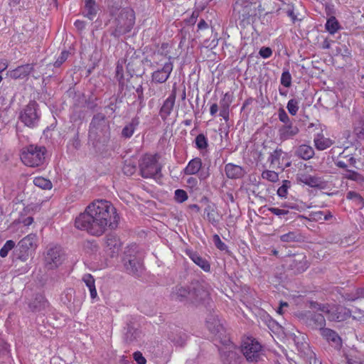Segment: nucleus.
Here are the masks:
<instances>
[{
  "instance_id": "nucleus-45",
  "label": "nucleus",
  "mask_w": 364,
  "mask_h": 364,
  "mask_svg": "<svg viewBox=\"0 0 364 364\" xmlns=\"http://www.w3.org/2000/svg\"><path fill=\"white\" fill-rule=\"evenodd\" d=\"M15 247V242L13 240H8L0 250V256L5 257L9 252Z\"/></svg>"
},
{
  "instance_id": "nucleus-44",
  "label": "nucleus",
  "mask_w": 364,
  "mask_h": 364,
  "mask_svg": "<svg viewBox=\"0 0 364 364\" xmlns=\"http://www.w3.org/2000/svg\"><path fill=\"white\" fill-rule=\"evenodd\" d=\"M136 165L131 161H126L123 166V172L127 176H132L136 171Z\"/></svg>"
},
{
  "instance_id": "nucleus-5",
  "label": "nucleus",
  "mask_w": 364,
  "mask_h": 364,
  "mask_svg": "<svg viewBox=\"0 0 364 364\" xmlns=\"http://www.w3.org/2000/svg\"><path fill=\"white\" fill-rule=\"evenodd\" d=\"M141 176L144 178H154L161 172V167L158 162L156 155L145 154L139 161Z\"/></svg>"
},
{
  "instance_id": "nucleus-59",
  "label": "nucleus",
  "mask_w": 364,
  "mask_h": 364,
  "mask_svg": "<svg viewBox=\"0 0 364 364\" xmlns=\"http://www.w3.org/2000/svg\"><path fill=\"white\" fill-rule=\"evenodd\" d=\"M259 55L264 58H269L272 54V51L270 48L268 47H262L259 52Z\"/></svg>"
},
{
  "instance_id": "nucleus-22",
  "label": "nucleus",
  "mask_w": 364,
  "mask_h": 364,
  "mask_svg": "<svg viewBox=\"0 0 364 364\" xmlns=\"http://www.w3.org/2000/svg\"><path fill=\"white\" fill-rule=\"evenodd\" d=\"M225 171L227 177L232 179L240 178L245 174V171L241 166L231 163L225 165Z\"/></svg>"
},
{
  "instance_id": "nucleus-20",
  "label": "nucleus",
  "mask_w": 364,
  "mask_h": 364,
  "mask_svg": "<svg viewBox=\"0 0 364 364\" xmlns=\"http://www.w3.org/2000/svg\"><path fill=\"white\" fill-rule=\"evenodd\" d=\"M33 69L32 64H26L10 70L8 75L13 79H23L28 76Z\"/></svg>"
},
{
  "instance_id": "nucleus-28",
  "label": "nucleus",
  "mask_w": 364,
  "mask_h": 364,
  "mask_svg": "<svg viewBox=\"0 0 364 364\" xmlns=\"http://www.w3.org/2000/svg\"><path fill=\"white\" fill-rule=\"evenodd\" d=\"M97 13V6L95 1L94 0H85L83 15L90 20H93Z\"/></svg>"
},
{
  "instance_id": "nucleus-26",
  "label": "nucleus",
  "mask_w": 364,
  "mask_h": 364,
  "mask_svg": "<svg viewBox=\"0 0 364 364\" xmlns=\"http://www.w3.org/2000/svg\"><path fill=\"white\" fill-rule=\"evenodd\" d=\"M92 129L96 130L103 131L108 127V122L106 120L105 116L103 114H97L95 115L90 123Z\"/></svg>"
},
{
  "instance_id": "nucleus-39",
  "label": "nucleus",
  "mask_w": 364,
  "mask_h": 364,
  "mask_svg": "<svg viewBox=\"0 0 364 364\" xmlns=\"http://www.w3.org/2000/svg\"><path fill=\"white\" fill-rule=\"evenodd\" d=\"M300 238L301 236L297 232H289L280 236V240L283 242H297Z\"/></svg>"
},
{
  "instance_id": "nucleus-40",
  "label": "nucleus",
  "mask_w": 364,
  "mask_h": 364,
  "mask_svg": "<svg viewBox=\"0 0 364 364\" xmlns=\"http://www.w3.org/2000/svg\"><path fill=\"white\" fill-rule=\"evenodd\" d=\"M196 146L199 150L205 149L208 147V139L203 134H198L196 139Z\"/></svg>"
},
{
  "instance_id": "nucleus-55",
  "label": "nucleus",
  "mask_w": 364,
  "mask_h": 364,
  "mask_svg": "<svg viewBox=\"0 0 364 364\" xmlns=\"http://www.w3.org/2000/svg\"><path fill=\"white\" fill-rule=\"evenodd\" d=\"M82 280L89 289L95 286V279L90 274H85L82 277Z\"/></svg>"
},
{
  "instance_id": "nucleus-18",
  "label": "nucleus",
  "mask_w": 364,
  "mask_h": 364,
  "mask_svg": "<svg viewBox=\"0 0 364 364\" xmlns=\"http://www.w3.org/2000/svg\"><path fill=\"white\" fill-rule=\"evenodd\" d=\"M208 330L218 338L221 339L224 333V328L218 317L211 316L206 321Z\"/></svg>"
},
{
  "instance_id": "nucleus-35",
  "label": "nucleus",
  "mask_w": 364,
  "mask_h": 364,
  "mask_svg": "<svg viewBox=\"0 0 364 364\" xmlns=\"http://www.w3.org/2000/svg\"><path fill=\"white\" fill-rule=\"evenodd\" d=\"M300 180L311 187H321L323 184L321 178L315 176L301 175Z\"/></svg>"
},
{
  "instance_id": "nucleus-11",
  "label": "nucleus",
  "mask_w": 364,
  "mask_h": 364,
  "mask_svg": "<svg viewBox=\"0 0 364 364\" xmlns=\"http://www.w3.org/2000/svg\"><path fill=\"white\" fill-rule=\"evenodd\" d=\"M314 307L324 313L328 320L341 321L346 318L345 309L341 306H330L328 304H317Z\"/></svg>"
},
{
  "instance_id": "nucleus-21",
  "label": "nucleus",
  "mask_w": 364,
  "mask_h": 364,
  "mask_svg": "<svg viewBox=\"0 0 364 364\" xmlns=\"http://www.w3.org/2000/svg\"><path fill=\"white\" fill-rule=\"evenodd\" d=\"M206 218L212 225H217L219 223V214L215 204L210 203L204 209Z\"/></svg>"
},
{
  "instance_id": "nucleus-46",
  "label": "nucleus",
  "mask_w": 364,
  "mask_h": 364,
  "mask_svg": "<svg viewBox=\"0 0 364 364\" xmlns=\"http://www.w3.org/2000/svg\"><path fill=\"white\" fill-rule=\"evenodd\" d=\"M283 151L282 149H276L274 150L269 157V161L271 164L276 165L279 164V159L282 154Z\"/></svg>"
},
{
  "instance_id": "nucleus-52",
  "label": "nucleus",
  "mask_w": 364,
  "mask_h": 364,
  "mask_svg": "<svg viewBox=\"0 0 364 364\" xmlns=\"http://www.w3.org/2000/svg\"><path fill=\"white\" fill-rule=\"evenodd\" d=\"M69 55V53L66 50H63L61 52L60 55L54 63L53 65L56 68L60 67L68 58Z\"/></svg>"
},
{
  "instance_id": "nucleus-48",
  "label": "nucleus",
  "mask_w": 364,
  "mask_h": 364,
  "mask_svg": "<svg viewBox=\"0 0 364 364\" xmlns=\"http://www.w3.org/2000/svg\"><path fill=\"white\" fill-rule=\"evenodd\" d=\"M281 83L286 87H289L291 85V76L289 70L283 71L281 76Z\"/></svg>"
},
{
  "instance_id": "nucleus-50",
  "label": "nucleus",
  "mask_w": 364,
  "mask_h": 364,
  "mask_svg": "<svg viewBox=\"0 0 364 364\" xmlns=\"http://www.w3.org/2000/svg\"><path fill=\"white\" fill-rule=\"evenodd\" d=\"M174 198L178 203H183L188 199L187 193L182 189H177L175 191Z\"/></svg>"
},
{
  "instance_id": "nucleus-1",
  "label": "nucleus",
  "mask_w": 364,
  "mask_h": 364,
  "mask_svg": "<svg viewBox=\"0 0 364 364\" xmlns=\"http://www.w3.org/2000/svg\"><path fill=\"white\" fill-rule=\"evenodd\" d=\"M119 216L116 208L108 200L99 199L90 203L85 211L75 220V226L94 236L102 235L107 229H115Z\"/></svg>"
},
{
  "instance_id": "nucleus-7",
  "label": "nucleus",
  "mask_w": 364,
  "mask_h": 364,
  "mask_svg": "<svg viewBox=\"0 0 364 364\" xmlns=\"http://www.w3.org/2000/svg\"><path fill=\"white\" fill-rule=\"evenodd\" d=\"M242 352L249 362H257L261 359L262 346L253 338H247L242 341Z\"/></svg>"
},
{
  "instance_id": "nucleus-58",
  "label": "nucleus",
  "mask_w": 364,
  "mask_h": 364,
  "mask_svg": "<svg viewBox=\"0 0 364 364\" xmlns=\"http://www.w3.org/2000/svg\"><path fill=\"white\" fill-rule=\"evenodd\" d=\"M134 359L138 364H146V358L143 356L142 353L136 351L133 354Z\"/></svg>"
},
{
  "instance_id": "nucleus-54",
  "label": "nucleus",
  "mask_w": 364,
  "mask_h": 364,
  "mask_svg": "<svg viewBox=\"0 0 364 364\" xmlns=\"http://www.w3.org/2000/svg\"><path fill=\"white\" fill-rule=\"evenodd\" d=\"M279 119L281 122H282L284 124H288L289 123H292L290 120L289 116L287 112L283 109H280L279 110Z\"/></svg>"
},
{
  "instance_id": "nucleus-12",
  "label": "nucleus",
  "mask_w": 364,
  "mask_h": 364,
  "mask_svg": "<svg viewBox=\"0 0 364 364\" xmlns=\"http://www.w3.org/2000/svg\"><path fill=\"white\" fill-rule=\"evenodd\" d=\"M37 237L34 234H29L23 237L18 244L20 250L18 258L22 261H26L28 257L30 251L36 247Z\"/></svg>"
},
{
  "instance_id": "nucleus-33",
  "label": "nucleus",
  "mask_w": 364,
  "mask_h": 364,
  "mask_svg": "<svg viewBox=\"0 0 364 364\" xmlns=\"http://www.w3.org/2000/svg\"><path fill=\"white\" fill-rule=\"evenodd\" d=\"M333 215L330 211H312L309 215V220L315 222H321L330 220Z\"/></svg>"
},
{
  "instance_id": "nucleus-60",
  "label": "nucleus",
  "mask_w": 364,
  "mask_h": 364,
  "mask_svg": "<svg viewBox=\"0 0 364 364\" xmlns=\"http://www.w3.org/2000/svg\"><path fill=\"white\" fill-rule=\"evenodd\" d=\"M358 299H364V287L358 288L355 290V295L352 297L351 300H355Z\"/></svg>"
},
{
  "instance_id": "nucleus-24",
  "label": "nucleus",
  "mask_w": 364,
  "mask_h": 364,
  "mask_svg": "<svg viewBox=\"0 0 364 364\" xmlns=\"http://www.w3.org/2000/svg\"><path fill=\"white\" fill-rule=\"evenodd\" d=\"M107 251H109L111 257L117 255L121 249V242L119 238L114 235H109L106 240Z\"/></svg>"
},
{
  "instance_id": "nucleus-41",
  "label": "nucleus",
  "mask_w": 364,
  "mask_h": 364,
  "mask_svg": "<svg viewBox=\"0 0 364 364\" xmlns=\"http://www.w3.org/2000/svg\"><path fill=\"white\" fill-rule=\"evenodd\" d=\"M171 341L177 346H183L185 344L186 337L185 334L174 335L172 333L169 335Z\"/></svg>"
},
{
  "instance_id": "nucleus-27",
  "label": "nucleus",
  "mask_w": 364,
  "mask_h": 364,
  "mask_svg": "<svg viewBox=\"0 0 364 364\" xmlns=\"http://www.w3.org/2000/svg\"><path fill=\"white\" fill-rule=\"evenodd\" d=\"M202 167V160L196 157L191 159L186 167L184 168V173L186 175H193L198 173Z\"/></svg>"
},
{
  "instance_id": "nucleus-49",
  "label": "nucleus",
  "mask_w": 364,
  "mask_h": 364,
  "mask_svg": "<svg viewBox=\"0 0 364 364\" xmlns=\"http://www.w3.org/2000/svg\"><path fill=\"white\" fill-rule=\"evenodd\" d=\"M290 188V181L284 180L283 184L277 190V194L281 198H285L287 195V191Z\"/></svg>"
},
{
  "instance_id": "nucleus-13",
  "label": "nucleus",
  "mask_w": 364,
  "mask_h": 364,
  "mask_svg": "<svg viewBox=\"0 0 364 364\" xmlns=\"http://www.w3.org/2000/svg\"><path fill=\"white\" fill-rule=\"evenodd\" d=\"M173 64L171 57H168V61L163 64L162 68H159L151 74V80L156 83H164L170 77L173 70Z\"/></svg>"
},
{
  "instance_id": "nucleus-29",
  "label": "nucleus",
  "mask_w": 364,
  "mask_h": 364,
  "mask_svg": "<svg viewBox=\"0 0 364 364\" xmlns=\"http://www.w3.org/2000/svg\"><path fill=\"white\" fill-rule=\"evenodd\" d=\"M295 154L304 160H309L314 156V150L309 145L302 144L297 148Z\"/></svg>"
},
{
  "instance_id": "nucleus-51",
  "label": "nucleus",
  "mask_w": 364,
  "mask_h": 364,
  "mask_svg": "<svg viewBox=\"0 0 364 364\" xmlns=\"http://www.w3.org/2000/svg\"><path fill=\"white\" fill-rule=\"evenodd\" d=\"M345 177L348 179H350L353 181H360L362 179V176L360 174H359L358 172L351 171V170H346V173L345 174Z\"/></svg>"
},
{
  "instance_id": "nucleus-4",
  "label": "nucleus",
  "mask_w": 364,
  "mask_h": 364,
  "mask_svg": "<svg viewBox=\"0 0 364 364\" xmlns=\"http://www.w3.org/2000/svg\"><path fill=\"white\" fill-rule=\"evenodd\" d=\"M135 22L134 12L129 8L119 9L115 18V30L113 35L119 37L121 35L129 32Z\"/></svg>"
},
{
  "instance_id": "nucleus-16",
  "label": "nucleus",
  "mask_w": 364,
  "mask_h": 364,
  "mask_svg": "<svg viewBox=\"0 0 364 364\" xmlns=\"http://www.w3.org/2000/svg\"><path fill=\"white\" fill-rule=\"evenodd\" d=\"M176 97V89L173 87L171 95L164 100L159 111V115L163 120H166L171 113L175 105Z\"/></svg>"
},
{
  "instance_id": "nucleus-36",
  "label": "nucleus",
  "mask_w": 364,
  "mask_h": 364,
  "mask_svg": "<svg viewBox=\"0 0 364 364\" xmlns=\"http://www.w3.org/2000/svg\"><path fill=\"white\" fill-rule=\"evenodd\" d=\"M33 183L35 186L44 190H50L53 186L50 180L41 176L36 177L33 179Z\"/></svg>"
},
{
  "instance_id": "nucleus-47",
  "label": "nucleus",
  "mask_w": 364,
  "mask_h": 364,
  "mask_svg": "<svg viewBox=\"0 0 364 364\" xmlns=\"http://www.w3.org/2000/svg\"><path fill=\"white\" fill-rule=\"evenodd\" d=\"M123 63L124 60H121L117 62L116 67V77L119 82L123 83L124 75H123Z\"/></svg>"
},
{
  "instance_id": "nucleus-17",
  "label": "nucleus",
  "mask_w": 364,
  "mask_h": 364,
  "mask_svg": "<svg viewBox=\"0 0 364 364\" xmlns=\"http://www.w3.org/2000/svg\"><path fill=\"white\" fill-rule=\"evenodd\" d=\"M321 335L326 339L333 347L340 349L342 346V341L338 334L333 330L324 328L321 329Z\"/></svg>"
},
{
  "instance_id": "nucleus-9",
  "label": "nucleus",
  "mask_w": 364,
  "mask_h": 364,
  "mask_svg": "<svg viewBox=\"0 0 364 364\" xmlns=\"http://www.w3.org/2000/svg\"><path fill=\"white\" fill-rule=\"evenodd\" d=\"M133 250L125 252L123 264L125 271L134 277H139L143 272V264L140 258L133 255Z\"/></svg>"
},
{
  "instance_id": "nucleus-30",
  "label": "nucleus",
  "mask_w": 364,
  "mask_h": 364,
  "mask_svg": "<svg viewBox=\"0 0 364 364\" xmlns=\"http://www.w3.org/2000/svg\"><path fill=\"white\" fill-rule=\"evenodd\" d=\"M314 143L318 150L323 151L329 148L333 144V141L323 134H317L314 139Z\"/></svg>"
},
{
  "instance_id": "nucleus-23",
  "label": "nucleus",
  "mask_w": 364,
  "mask_h": 364,
  "mask_svg": "<svg viewBox=\"0 0 364 364\" xmlns=\"http://www.w3.org/2000/svg\"><path fill=\"white\" fill-rule=\"evenodd\" d=\"M356 159L351 155H344L343 152L339 155L337 160L335 161L336 166L341 168H346L348 167H355Z\"/></svg>"
},
{
  "instance_id": "nucleus-43",
  "label": "nucleus",
  "mask_w": 364,
  "mask_h": 364,
  "mask_svg": "<svg viewBox=\"0 0 364 364\" xmlns=\"http://www.w3.org/2000/svg\"><path fill=\"white\" fill-rule=\"evenodd\" d=\"M287 108L289 111V112L294 116L296 114L298 110H299V102L296 99H291L289 100Z\"/></svg>"
},
{
  "instance_id": "nucleus-56",
  "label": "nucleus",
  "mask_w": 364,
  "mask_h": 364,
  "mask_svg": "<svg viewBox=\"0 0 364 364\" xmlns=\"http://www.w3.org/2000/svg\"><path fill=\"white\" fill-rule=\"evenodd\" d=\"M9 345L1 338H0V357L9 353Z\"/></svg>"
},
{
  "instance_id": "nucleus-42",
  "label": "nucleus",
  "mask_w": 364,
  "mask_h": 364,
  "mask_svg": "<svg viewBox=\"0 0 364 364\" xmlns=\"http://www.w3.org/2000/svg\"><path fill=\"white\" fill-rule=\"evenodd\" d=\"M263 179L274 183L279 180L278 173L274 171L265 170L262 173Z\"/></svg>"
},
{
  "instance_id": "nucleus-62",
  "label": "nucleus",
  "mask_w": 364,
  "mask_h": 364,
  "mask_svg": "<svg viewBox=\"0 0 364 364\" xmlns=\"http://www.w3.org/2000/svg\"><path fill=\"white\" fill-rule=\"evenodd\" d=\"M219 115L222 117L225 121H228L229 119V110L220 109Z\"/></svg>"
},
{
  "instance_id": "nucleus-3",
  "label": "nucleus",
  "mask_w": 364,
  "mask_h": 364,
  "mask_svg": "<svg viewBox=\"0 0 364 364\" xmlns=\"http://www.w3.org/2000/svg\"><path fill=\"white\" fill-rule=\"evenodd\" d=\"M208 293L201 288L191 291L188 287L176 286L173 288L171 297L173 300L180 302L199 303L205 299Z\"/></svg>"
},
{
  "instance_id": "nucleus-57",
  "label": "nucleus",
  "mask_w": 364,
  "mask_h": 364,
  "mask_svg": "<svg viewBox=\"0 0 364 364\" xmlns=\"http://www.w3.org/2000/svg\"><path fill=\"white\" fill-rule=\"evenodd\" d=\"M269 210L274 215H276L278 216L285 215L289 213V210H287L286 209H280L278 208H269Z\"/></svg>"
},
{
  "instance_id": "nucleus-6",
  "label": "nucleus",
  "mask_w": 364,
  "mask_h": 364,
  "mask_svg": "<svg viewBox=\"0 0 364 364\" xmlns=\"http://www.w3.org/2000/svg\"><path fill=\"white\" fill-rule=\"evenodd\" d=\"M317 303L311 304V310L306 311L301 314V319L303 323H305L309 328L314 330H319L324 328L326 326V319L322 312L320 310H317L314 306L317 305Z\"/></svg>"
},
{
  "instance_id": "nucleus-31",
  "label": "nucleus",
  "mask_w": 364,
  "mask_h": 364,
  "mask_svg": "<svg viewBox=\"0 0 364 364\" xmlns=\"http://www.w3.org/2000/svg\"><path fill=\"white\" fill-rule=\"evenodd\" d=\"M188 255L191 260L205 272H209L210 270V265L209 262L205 259L200 257L198 253L191 252Z\"/></svg>"
},
{
  "instance_id": "nucleus-2",
  "label": "nucleus",
  "mask_w": 364,
  "mask_h": 364,
  "mask_svg": "<svg viewBox=\"0 0 364 364\" xmlns=\"http://www.w3.org/2000/svg\"><path fill=\"white\" fill-rule=\"evenodd\" d=\"M47 150L43 146L31 144L23 147L21 152V161L29 167H38L46 162Z\"/></svg>"
},
{
  "instance_id": "nucleus-38",
  "label": "nucleus",
  "mask_w": 364,
  "mask_h": 364,
  "mask_svg": "<svg viewBox=\"0 0 364 364\" xmlns=\"http://www.w3.org/2000/svg\"><path fill=\"white\" fill-rule=\"evenodd\" d=\"M325 27L331 34H334L340 28L339 23L334 16L327 20Z\"/></svg>"
},
{
  "instance_id": "nucleus-64",
  "label": "nucleus",
  "mask_w": 364,
  "mask_h": 364,
  "mask_svg": "<svg viewBox=\"0 0 364 364\" xmlns=\"http://www.w3.org/2000/svg\"><path fill=\"white\" fill-rule=\"evenodd\" d=\"M287 15L291 18L293 22H295L296 20H299L296 14H294V11L293 9H289L287 11Z\"/></svg>"
},
{
  "instance_id": "nucleus-32",
  "label": "nucleus",
  "mask_w": 364,
  "mask_h": 364,
  "mask_svg": "<svg viewBox=\"0 0 364 364\" xmlns=\"http://www.w3.org/2000/svg\"><path fill=\"white\" fill-rule=\"evenodd\" d=\"M139 124V118L138 117H134L132 121L123 128L122 131V136L125 138H130L133 135L135 129L137 127Z\"/></svg>"
},
{
  "instance_id": "nucleus-25",
  "label": "nucleus",
  "mask_w": 364,
  "mask_h": 364,
  "mask_svg": "<svg viewBox=\"0 0 364 364\" xmlns=\"http://www.w3.org/2000/svg\"><path fill=\"white\" fill-rule=\"evenodd\" d=\"M48 305V302L41 294H36L34 299L28 304L32 311H40L46 309Z\"/></svg>"
},
{
  "instance_id": "nucleus-10",
  "label": "nucleus",
  "mask_w": 364,
  "mask_h": 364,
  "mask_svg": "<svg viewBox=\"0 0 364 364\" xmlns=\"http://www.w3.org/2000/svg\"><path fill=\"white\" fill-rule=\"evenodd\" d=\"M65 259L64 253L59 246L48 247L45 252V265L48 269H53L59 267Z\"/></svg>"
},
{
  "instance_id": "nucleus-61",
  "label": "nucleus",
  "mask_w": 364,
  "mask_h": 364,
  "mask_svg": "<svg viewBox=\"0 0 364 364\" xmlns=\"http://www.w3.org/2000/svg\"><path fill=\"white\" fill-rule=\"evenodd\" d=\"M227 94L225 95L223 99L220 102V109H228L230 107V102L226 101Z\"/></svg>"
},
{
  "instance_id": "nucleus-53",
  "label": "nucleus",
  "mask_w": 364,
  "mask_h": 364,
  "mask_svg": "<svg viewBox=\"0 0 364 364\" xmlns=\"http://www.w3.org/2000/svg\"><path fill=\"white\" fill-rule=\"evenodd\" d=\"M213 242L215 243V245L220 250H225L227 248V245L220 240L219 235H214L213 237Z\"/></svg>"
},
{
  "instance_id": "nucleus-63",
  "label": "nucleus",
  "mask_w": 364,
  "mask_h": 364,
  "mask_svg": "<svg viewBox=\"0 0 364 364\" xmlns=\"http://www.w3.org/2000/svg\"><path fill=\"white\" fill-rule=\"evenodd\" d=\"M218 111V105L216 103H213L210 107V113L211 116H215Z\"/></svg>"
},
{
  "instance_id": "nucleus-34",
  "label": "nucleus",
  "mask_w": 364,
  "mask_h": 364,
  "mask_svg": "<svg viewBox=\"0 0 364 364\" xmlns=\"http://www.w3.org/2000/svg\"><path fill=\"white\" fill-rule=\"evenodd\" d=\"M140 335L141 332L138 328L131 324L127 325L126 332L124 333V337L127 341L133 342L137 341L140 337Z\"/></svg>"
},
{
  "instance_id": "nucleus-8",
  "label": "nucleus",
  "mask_w": 364,
  "mask_h": 364,
  "mask_svg": "<svg viewBox=\"0 0 364 364\" xmlns=\"http://www.w3.org/2000/svg\"><path fill=\"white\" fill-rule=\"evenodd\" d=\"M40 117L38 105L35 101H31L20 114L21 121L28 127L37 126Z\"/></svg>"
},
{
  "instance_id": "nucleus-19",
  "label": "nucleus",
  "mask_w": 364,
  "mask_h": 364,
  "mask_svg": "<svg viewBox=\"0 0 364 364\" xmlns=\"http://www.w3.org/2000/svg\"><path fill=\"white\" fill-rule=\"evenodd\" d=\"M278 132L279 139L282 141H286L297 135L299 132V129L296 126L293 125L292 123H289L282 126L279 129Z\"/></svg>"
},
{
  "instance_id": "nucleus-15",
  "label": "nucleus",
  "mask_w": 364,
  "mask_h": 364,
  "mask_svg": "<svg viewBox=\"0 0 364 364\" xmlns=\"http://www.w3.org/2000/svg\"><path fill=\"white\" fill-rule=\"evenodd\" d=\"M254 3L255 1L252 0H236L234 11L241 14L243 20L254 16L253 10L255 6Z\"/></svg>"
},
{
  "instance_id": "nucleus-37",
  "label": "nucleus",
  "mask_w": 364,
  "mask_h": 364,
  "mask_svg": "<svg viewBox=\"0 0 364 364\" xmlns=\"http://www.w3.org/2000/svg\"><path fill=\"white\" fill-rule=\"evenodd\" d=\"M354 133L359 139H364V116L359 117L355 122Z\"/></svg>"
},
{
  "instance_id": "nucleus-14",
  "label": "nucleus",
  "mask_w": 364,
  "mask_h": 364,
  "mask_svg": "<svg viewBox=\"0 0 364 364\" xmlns=\"http://www.w3.org/2000/svg\"><path fill=\"white\" fill-rule=\"evenodd\" d=\"M286 262L291 269L297 273L304 272L309 267L306 255L303 253L288 256Z\"/></svg>"
}]
</instances>
